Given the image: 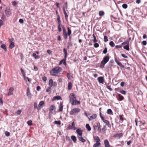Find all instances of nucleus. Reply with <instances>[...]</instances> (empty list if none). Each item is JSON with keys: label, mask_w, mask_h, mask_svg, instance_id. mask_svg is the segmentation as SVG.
Segmentation results:
<instances>
[{"label": "nucleus", "mask_w": 147, "mask_h": 147, "mask_svg": "<svg viewBox=\"0 0 147 147\" xmlns=\"http://www.w3.org/2000/svg\"><path fill=\"white\" fill-rule=\"evenodd\" d=\"M62 71V68L59 67H57L53 68L50 71V74L51 76H57L60 74Z\"/></svg>", "instance_id": "nucleus-1"}, {"label": "nucleus", "mask_w": 147, "mask_h": 147, "mask_svg": "<svg viewBox=\"0 0 147 147\" xmlns=\"http://www.w3.org/2000/svg\"><path fill=\"white\" fill-rule=\"evenodd\" d=\"M109 56H107L105 57L100 63V67L103 69L105 65L109 61Z\"/></svg>", "instance_id": "nucleus-2"}, {"label": "nucleus", "mask_w": 147, "mask_h": 147, "mask_svg": "<svg viewBox=\"0 0 147 147\" xmlns=\"http://www.w3.org/2000/svg\"><path fill=\"white\" fill-rule=\"evenodd\" d=\"M80 109L79 108H75L71 110L70 112V114L71 115H74L76 113L80 112Z\"/></svg>", "instance_id": "nucleus-3"}, {"label": "nucleus", "mask_w": 147, "mask_h": 147, "mask_svg": "<svg viewBox=\"0 0 147 147\" xmlns=\"http://www.w3.org/2000/svg\"><path fill=\"white\" fill-rule=\"evenodd\" d=\"M69 98H70V102L71 104L74 102H75L76 99V97L73 93H71L70 94Z\"/></svg>", "instance_id": "nucleus-4"}, {"label": "nucleus", "mask_w": 147, "mask_h": 147, "mask_svg": "<svg viewBox=\"0 0 147 147\" xmlns=\"http://www.w3.org/2000/svg\"><path fill=\"white\" fill-rule=\"evenodd\" d=\"M5 12L6 15L7 17L9 16L11 14L10 9L9 8H7L6 9L5 11Z\"/></svg>", "instance_id": "nucleus-5"}, {"label": "nucleus", "mask_w": 147, "mask_h": 147, "mask_svg": "<svg viewBox=\"0 0 147 147\" xmlns=\"http://www.w3.org/2000/svg\"><path fill=\"white\" fill-rule=\"evenodd\" d=\"M49 83L50 87H52L53 86H57V83L55 82H53V80L52 79H50L49 80Z\"/></svg>", "instance_id": "nucleus-6"}, {"label": "nucleus", "mask_w": 147, "mask_h": 147, "mask_svg": "<svg viewBox=\"0 0 147 147\" xmlns=\"http://www.w3.org/2000/svg\"><path fill=\"white\" fill-rule=\"evenodd\" d=\"M61 26L63 30V35L64 38L65 39H67V34L66 33L65 29L64 26Z\"/></svg>", "instance_id": "nucleus-7"}, {"label": "nucleus", "mask_w": 147, "mask_h": 147, "mask_svg": "<svg viewBox=\"0 0 147 147\" xmlns=\"http://www.w3.org/2000/svg\"><path fill=\"white\" fill-rule=\"evenodd\" d=\"M100 118L102 120L103 122H104L105 123H106V125H109V122L108 121L105 119L103 116H101Z\"/></svg>", "instance_id": "nucleus-8"}, {"label": "nucleus", "mask_w": 147, "mask_h": 147, "mask_svg": "<svg viewBox=\"0 0 147 147\" xmlns=\"http://www.w3.org/2000/svg\"><path fill=\"white\" fill-rule=\"evenodd\" d=\"M104 144L105 147H111L109 144V142L107 140H106L104 141Z\"/></svg>", "instance_id": "nucleus-9"}, {"label": "nucleus", "mask_w": 147, "mask_h": 147, "mask_svg": "<svg viewBox=\"0 0 147 147\" xmlns=\"http://www.w3.org/2000/svg\"><path fill=\"white\" fill-rule=\"evenodd\" d=\"M98 80L99 83L103 84L104 83V78L102 77H98Z\"/></svg>", "instance_id": "nucleus-10"}, {"label": "nucleus", "mask_w": 147, "mask_h": 147, "mask_svg": "<svg viewBox=\"0 0 147 147\" xmlns=\"http://www.w3.org/2000/svg\"><path fill=\"white\" fill-rule=\"evenodd\" d=\"M27 95L28 98H31V94L30 92L29 88L27 89Z\"/></svg>", "instance_id": "nucleus-11"}, {"label": "nucleus", "mask_w": 147, "mask_h": 147, "mask_svg": "<svg viewBox=\"0 0 147 147\" xmlns=\"http://www.w3.org/2000/svg\"><path fill=\"white\" fill-rule=\"evenodd\" d=\"M93 139L94 140L96 141V142L100 143V139L98 136H94Z\"/></svg>", "instance_id": "nucleus-12"}, {"label": "nucleus", "mask_w": 147, "mask_h": 147, "mask_svg": "<svg viewBox=\"0 0 147 147\" xmlns=\"http://www.w3.org/2000/svg\"><path fill=\"white\" fill-rule=\"evenodd\" d=\"M68 128L69 129H74V130H75L76 129V128L75 127V123L74 122H73L72 123V125H69L68 126Z\"/></svg>", "instance_id": "nucleus-13"}, {"label": "nucleus", "mask_w": 147, "mask_h": 147, "mask_svg": "<svg viewBox=\"0 0 147 147\" xmlns=\"http://www.w3.org/2000/svg\"><path fill=\"white\" fill-rule=\"evenodd\" d=\"M14 90V88L13 87H10L9 89V92L8 95L10 96L13 94V92Z\"/></svg>", "instance_id": "nucleus-14"}, {"label": "nucleus", "mask_w": 147, "mask_h": 147, "mask_svg": "<svg viewBox=\"0 0 147 147\" xmlns=\"http://www.w3.org/2000/svg\"><path fill=\"white\" fill-rule=\"evenodd\" d=\"M76 132H77L78 134L79 135V136H82V130L79 129H77L76 130Z\"/></svg>", "instance_id": "nucleus-15"}, {"label": "nucleus", "mask_w": 147, "mask_h": 147, "mask_svg": "<svg viewBox=\"0 0 147 147\" xmlns=\"http://www.w3.org/2000/svg\"><path fill=\"white\" fill-rule=\"evenodd\" d=\"M96 114L92 115L91 116L88 118L89 121H91L92 119H95L96 117Z\"/></svg>", "instance_id": "nucleus-16"}, {"label": "nucleus", "mask_w": 147, "mask_h": 147, "mask_svg": "<svg viewBox=\"0 0 147 147\" xmlns=\"http://www.w3.org/2000/svg\"><path fill=\"white\" fill-rule=\"evenodd\" d=\"M78 138L79 140L83 143H84L86 141V140L83 138L82 136H78Z\"/></svg>", "instance_id": "nucleus-17"}, {"label": "nucleus", "mask_w": 147, "mask_h": 147, "mask_svg": "<svg viewBox=\"0 0 147 147\" xmlns=\"http://www.w3.org/2000/svg\"><path fill=\"white\" fill-rule=\"evenodd\" d=\"M63 106L62 105V103L61 102L60 104L59 105V111H61L63 110Z\"/></svg>", "instance_id": "nucleus-18"}, {"label": "nucleus", "mask_w": 147, "mask_h": 147, "mask_svg": "<svg viewBox=\"0 0 147 147\" xmlns=\"http://www.w3.org/2000/svg\"><path fill=\"white\" fill-rule=\"evenodd\" d=\"M61 99V97L60 96H57L54 97L52 99V101H53L56 100H60Z\"/></svg>", "instance_id": "nucleus-19"}, {"label": "nucleus", "mask_w": 147, "mask_h": 147, "mask_svg": "<svg viewBox=\"0 0 147 147\" xmlns=\"http://www.w3.org/2000/svg\"><path fill=\"white\" fill-rule=\"evenodd\" d=\"M80 101L76 100L75 102H73L71 104L72 105H80Z\"/></svg>", "instance_id": "nucleus-20"}, {"label": "nucleus", "mask_w": 147, "mask_h": 147, "mask_svg": "<svg viewBox=\"0 0 147 147\" xmlns=\"http://www.w3.org/2000/svg\"><path fill=\"white\" fill-rule=\"evenodd\" d=\"M115 62L117 63L118 65L120 66H122V64L117 60V59L116 58L115 59Z\"/></svg>", "instance_id": "nucleus-21"}, {"label": "nucleus", "mask_w": 147, "mask_h": 147, "mask_svg": "<svg viewBox=\"0 0 147 147\" xmlns=\"http://www.w3.org/2000/svg\"><path fill=\"white\" fill-rule=\"evenodd\" d=\"M1 47L3 49L5 52H7V49L6 46L5 44H2L1 45Z\"/></svg>", "instance_id": "nucleus-22"}, {"label": "nucleus", "mask_w": 147, "mask_h": 147, "mask_svg": "<svg viewBox=\"0 0 147 147\" xmlns=\"http://www.w3.org/2000/svg\"><path fill=\"white\" fill-rule=\"evenodd\" d=\"M55 109V107L54 105H51V106L49 109L50 112H51L52 111Z\"/></svg>", "instance_id": "nucleus-23"}, {"label": "nucleus", "mask_w": 147, "mask_h": 147, "mask_svg": "<svg viewBox=\"0 0 147 147\" xmlns=\"http://www.w3.org/2000/svg\"><path fill=\"white\" fill-rule=\"evenodd\" d=\"M71 138L74 142H76L77 140V139L75 136H71Z\"/></svg>", "instance_id": "nucleus-24"}, {"label": "nucleus", "mask_w": 147, "mask_h": 147, "mask_svg": "<svg viewBox=\"0 0 147 147\" xmlns=\"http://www.w3.org/2000/svg\"><path fill=\"white\" fill-rule=\"evenodd\" d=\"M67 78L69 80H70L71 79V78H73L72 76L71 75V74L70 73H67Z\"/></svg>", "instance_id": "nucleus-25"}, {"label": "nucleus", "mask_w": 147, "mask_h": 147, "mask_svg": "<svg viewBox=\"0 0 147 147\" xmlns=\"http://www.w3.org/2000/svg\"><path fill=\"white\" fill-rule=\"evenodd\" d=\"M100 143H97L94 144L93 146V147H98L100 145Z\"/></svg>", "instance_id": "nucleus-26"}, {"label": "nucleus", "mask_w": 147, "mask_h": 147, "mask_svg": "<svg viewBox=\"0 0 147 147\" xmlns=\"http://www.w3.org/2000/svg\"><path fill=\"white\" fill-rule=\"evenodd\" d=\"M72 85L71 82H69L68 84V90H70L72 88Z\"/></svg>", "instance_id": "nucleus-27"}, {"label": "nucleus", "mask_w": 147, "mask_h": 147, "mask_svg": "<svg viewBox=\"0 0 147 147\" xmlns=\"http://www.w3.org/2000/svg\"><path fill=\"white\" fill-rule=\"evenodd\" d=\"M57 20L58 24H61V22L60 20V17L59 15V14H58L57 15Z\"/></svg>", "instance_id": "nucleus-28"}, {"label": "nucleus", "mask_w": 147, "mask_h": 147, "mask_svg": "<svg viewBox=\"0 0 147 147\" xmlns=\"http://www.w3.org/2000/svg\"><path fill=\"white\" fill-rule=\"evenodd\" d=\"M15 46L14 43L13 42H11L10 43L9 46V47L10 49H12Z\"/></svg>", "instance_id": "nucleus-29"}, {"label": "nucleus", "mask_w": 147, "mask_h": 147, "mask_svg": "<svg viewBox=\"0 0 147 147\" xmlns=\"http://www.w3.org/2000/svg\"><path fill=\"white\" fill-rule=\"evenodd\" d=\"M123 48L127 51H129V44H127V45L124 46L123 47Z\"/></svg>", "instance_id": "nucleus-30"}, {"label": "nucleus", "mask_w": 147, "mask_h": 147, "mask_svg": "<svg viewBox=\"0 0 147 147\" xmlns=\"http://www.w3.org/2000/svg\"><path fill=\"white\" fill-rule=\"evenodd\" d=\"M118 96L119 98V100L120 101H121L124 99L123 97L120 94H118Z\"/></svg>", "instance_id": "nucleus-31"}, {"label": "nucleus", "mask_w": 147, "mask_h": 147, "mask_svg": "<svg viewBox=\"0 0 147 147\" xmlns=\"http://www.w3.org/2000/svg\"><path fill=\"white\" fill-rule=\"evenodd\" d=\"M63 52L65 54V59H66L67 57V50L65 49H64L63 50Z\"/></svg>", "instance_id": "nucleus-32"}, {"label": "nucleus", "mask_w": 147, "mask_h": 147, "mask_svg": "<svg viewBox=\"0 0 147 147\" xmlns=\"http://www.w3.org/2000/svg\"><path fill=\"white\" fill-rule=\"evenodd\" d=\"M86 129L88 130V131H90L91 130V128L89 124H86Z\"/></svg>", "instance_id": "nucleus-33"}, {"label": "nucleus", "mask_w": 147, "mask_h": 147, "mask_svg": "<svg viewBox=\"0 0 147 147\" xmlns=\"http://www.w3.org/2000/svg\"><path fill=\"white\" fill-rule=\"evenodd\" d=\"M97 127H98V130L99 131H100L101 129L100 128V123H97Z\"/></svg>", "instance_id": "nucleus-34"}, {"label": "nucleus", "mask_w": 147, "mask_h": 147, "mask_svg": "<svg viewBox=\"0 0 147 147\" xmlns=\"http://www.w3.org/2000/svg\"><path fill=\"white\" fill-rule=\"evenodd\" d=\"M21 71L22 72V73L24 77V79H25L26 76H25V72L24 71V70L22 69L21 68Z\"/></svg>", "instance_id": "nucleus-35"}, {"label": "nucleus", "mask_w": 147, "mask_h": 147, "mask_svg": "<svg viewBox=\"0 0 147 147\" xmlns=\"http://www.w3.org/2000/svg\"><path fill=\"white\" fill-rule=\"evenodd\" d=\"M32 56L33 57H34L36 59H38L40 58V57L38 55H36V54L35 53H33L32 54Z\"/></svg>", "instance_id": "nucleus-36"}, {"label": "nucleus", "mask_w": 147, "mask_h": 147, "mask_svg": "<svg viewBox=\"0 0 147 147\" xmlns=\"http://www.w3.org/2000/svg\"><path fill=\"white\" fill-rule=\"evenodd\" d=\"M109 45L112 47H114L115 46V44L113 41H110L109 42Z\"/></svg>", "instance_id": "nucleus-37"}, {"label": "nucleus", "mask_w": 147, "mask_h": 147, "mask_svg": "<svg viewBox=\"0 0 147 147\" xmlns=\"http://www.w3.org/2000/svg\"><path fill=\"white\" fill-rule=\"evenodd\" d=\"M107 113L110 115H112L113 113V112L111 109H109L107 110Z\"/></svg>", "instance_id": "nucleus-38"}, {"label": "nucleus", "mask_w": 147, "mask_h": 147, "mask_svg": "<svg viewBox=\"0 0 147 147\" xmlns=\"http://www.w3.org/2000/svg\"><path fill=\"white\" fill-rule=\"evenodd\" d=\"M99 13L100 16H103L105 14L104 12L102 11H99Z\"/></svg>", "instance_id": "nucleus-39"}, {"label": "nucleus", "mask_w": 147, "mask_h": 147, "mask_svg": "<svg viewBox=\"0 0 147 147\" xmlns=\"http://www.w3.org/2000/svg\"><path fill=\"white\" fill-rule=\"evenodd\" d=\"M114 61L113 60H110L109 62V66L111 67L113 66V63Z\"/></svg>", "instance_id": "nucleus-40"}, {"label": "nucleus", "mask_w": 147, "mask_h": 147, "mask_svg": "<svg viewBox=\"0 0 147 147\" xmlns=\"http://www.w3.org/2000/svg\"><path fill=\"white\" fill-rule=\"evenodd\" d=\"M92 36L94 38V39L93 40V42H96L97 41V40H96V36H95L94 34L92 35Z\"/></svg>", "instance_id": "nucleus-41"}, {"label": "nucleus", "mask_w": 147, "mask_h": 147, "mask_svg": "<svg viewBox=\"0 0 147 147\" xmlns=\"http://www.w3.org/2000/svg\"><path fill=\"white\" fill-rule=\"evenodd\" d=\"M104 41L107 42L108 41V37L107 36H105L104 37Z\"/></svg>", "instance_id": "nucleus-42"}, {"label": "nucleus", "mask_w": 147, "mask_h": 147, "mask_svg": "<svg viewBox=\"0 0 147 147\" xmlns=\"http://www.w3.org/2000/svg\"><path fill=\"white\" fill-rule=\"evenodd\" d=\"M67 30H68V35L69 36L71 33V31L69 29V27L67 28Z\"/></svg>", "instance_id": "nucleus-43"}, {"label": "nucleus", "mask_w": 147, "mask_h": 147, "mask_svg": "<svg viewBox=\"0 0 147 147\" xmlns=\"http://www.w3.org/2000/svg\"><path fill=\"white\" fill-rule=\"evenodd\" d=\"M61 24H58V31L60 32L61 31Z\"/></svg>", "instance_id": "nucleus-44"}, {"label": "nucleus", "mask_w": 147, "mask_h": 147, "mask_svg": "<svg viewBox=\"0 0 147 147\" xmlns=\"http://www.w3.org/2000/svg\"><path fill=\"white\" fill-rule=\"evenodd\" d=\"M122 6L123 8L125 9L127 8V5L126 4H124L122 5Z\"/></svg>", "instance_id": "nucleus-45"}, {"label": "nucleus", "mask_w": 147, "mask_h": 147, "mask_svg": "<svg viewBox=\"0 0 147 147\" xmlns=\"http://www.w3.org/2000/svg\"><path fill=\"white\" fill-rule=\"evenodd\" d=\"M64 13L65 15V19H66V20H67V19L68 16L67 15L66 11L64 12Z\"/></svg>", "instance_id": "nucleus-46"}, {"label": "nucleus", "mask_w": 147, "mask_h": 147, "mask_svg": "<svg viewBox=\"0 0 147 147\" xmlns=\"http://www.w3.org/2000/svg\"><path fill=\"white\" fill-rule=\"evenodd\" d=\"M22 111L21 109L18 110L16 112V113L18 115H19L20 114V113L22 112Z\"/></svg>", "instance_id": "nucleus-47"}, {"label": "nucleus", "mask_w": 147, "mask_h": 147, "mask_svg": "<svg viewBox=\"0 0 147 147\" xmlns=\"http://www.w3.org/2000/svg\"><path fill=\"white\" fill-rule=\"evenodd\" d=\"M54 123L55 124H57L59 125L61 124V122L59 121H55Z\"/></svg>", "instance_id": "nucleus-48"}, {"label": "nucleus", "mask_w": 147, "mask_h": 147, "mask_svg": "<svg viewBox=\"0 0 147 147\" xmlns=\"http://www.w3.org/2000/svg\"><path fill=\"white\" fill-rule=\"evenodd\" d=\"M32 121L31 120H29L28 121L27 124L29 125H32Z\"/></svg>", "instance_id": "nucleus-49"}, {"label": "nucleus", "mask_w": 147, "mask_h": 147, "mask_svg": "<svg viewBox=\"0 0 147 147\" xmlns=\"http://www.w3.org/2000/svg\"><path fill=\"white\" fill-rule=\"evenodd\" d=\"M106 88L110 91L112 90V89L111 88L110 86H107Z\"/></svg>", "instance_id": "nucleus-50"}, {"label": "nucleus", "mask_w": 147, "mask_h": 147, "mask_svg": "<svg viewBox=\"0 0 147 147\" xmlns=\"http://www.w3.org/2000/svg\"><path fill=\"white\" fill-rule=\"evenodd\" d=\"M107 52V47H105L103 51V53L106 54Z\"/></svg>", "instance_id": "nucleus-51"}, {"label": "nucleus", "mask_w": 147, "mask_h": 147, "mask_svg": "<svg viewBox=\"0 0 147 147\" xmlns=\"http://www.w3.org/2000/svg\"><path fill=\"white\" fill-rule=\"evenodd\" d=\"M5 135L7 136H9L10 135V133L7 131H6L5 133Z\"/></svg>", "instance_id": "nucleus-52"}, {"label": "nucleus", "mask_w": 147, "mask_h": 147, "mask_svg": "<svg viewBox=\"0 0 147 147\" xmlns=\"http://www.w3.org/2000/svg\"><path fill=\"white\" fill-rule=\"evenodd\" d=\"M121 56L122 57H123L127 59L128 58L127 56L126 55H125L124 54H122L121 55Z\"/></svg>", "instance_id": "nucleus-53"}, {"label": "nucleus", "mask_w": 147, "mask_h": 147, "mask_svg": "<svg viewBox=\"0 0 147 147\" xmlns=\"http://www.w3.org/2000/svg\"><path fill=\"white\" fill-rule=\"evenodd\" d=\"M99 46V45L98 43H96L94 45V46L95 48L98 47Z\"/></svg>", "instance_id": "nucleus-54"}, {"label": "nucleus", "mask_w": 147, "mask_h": 147, "mask_svg": "<svg viewBox=\"0 0 147 147\" xmlns=\"http://www.w3.org/2000/svg\"><path fill=\"white\" fill-rule=\"evenodd\" d=\"M120 92L121 94H126V92L125 91L121 90L120 91Z\"/></svg>", "instance_id": "nucleus-55"}, {"label": "nucleus", "mask_w": 147, "mask_h": 147, "mask_svg": "<svg viewBox=\"0 0 147 147\" xmlns=\"http://www.w3.org/2000/svg\"><path fill=\"white\" fill-rule=\"evenodd\" d=\"M42 79L43 81H44L45 82H46V81L47 80V78L45 76H44V77H43L42 78Z\"/></svg>", "instance_id": "nucleus-56"}, {"label": "nucleus", "mask_w": 147, "mask_h": 147, "mask_svg": "<svg viewBox=\"0 0 147 147\" xmlns=\"http://www.w3.org/2000/svg\"><path fill=\"white\" fill-rule=\"evenodd\" d=\"M51 89V87L49 86L46 89V92H49L50 91Z\"/></svg>", "instance_id": "nucleus-57"}, {"label": "nucleus", "mask_w": 147, "mask_h": 147, "mask_svg": "<svg viewBox=\"0 0 147 147\" xmlns=\"http://www.w3.org/2000/svg\"><path fill=\"white\" fill-rule=\"evenodd\" d=\"M44 104V102L43 101H42L40 102L39 105V106H42Z\"/></svg>", "instance_id": "nucleus-58"}, {"label": "nucleus", "mask_w": 147, "mask_h": 147, "mask_svg": "<svg viewBox=\"0 0 147 147\" xmlns=\"http://www.w3.org/2000/svg\"><path fill=\"white\" fill-rule=\"evenodd\" d=\"M37 107V103L35 102L34 104V107L35 109H36Z\"/></svg>", "instance_id": "nucleus-59"}, {"label": "nucleus", "mask_w": 147, "mask_h": 147, "mask_svg": "<svg viewBox=\"0 0 147 147\" xmlns=\"http://www.w3.org/2000/svg\"><path fill=\"white\" fill-rule=\"evenodd\" d=\"M19 22L20 23H24V20L22 19H20L19 20Z\"/></svg>", "instance_id": "nucleus-60"}, {"label": "nucleus", "mask_w": 147, "mask_h": 147, "mask_svg": "<svg viewBox=\"0 0 147 147\" xmlns=\"http://www.w3.org/2000/svg\"><path fill=\"white\" fill-rule=\"evenodd\" d=\"M47 53H48L49 54H51L52 53V51L50 50H48L47 51Z\"/></svg>", "instance_id": "nucleus-61"}, {"label": "nucleus", "mask_w": 147, "mask_h": 147, "mask_svg": "<svg viewBox=\"0 0 147 147\" xmlns=\"http://www.w3.org/2000/svg\"><path fill=\"white\" fill-rule=\"evenodd\" d=\"M129 41H127L125 42H123L122 43V45H127V44H129Z\"/></svg>", "instance_id": "nucleus-62"}, {"label": "nucleus", "mask_w": 147, "mask_h": 147, "mask_svg": "<svg viewBox=\"0 0 147 147\" xmlns=\"http://www.w3.org/2000/svg\"><path fill=\"white\" fill-rule=\"evenodd\" d=\"M1 19L2 20H5V16L4 15H3L1 17Z\"/></svg>", "instance_id": "nucleus-63"}, {"label": "nucleus", "mask_w": 147, "mask_h": 147, "mask_svg": "<svg viewBox=\"0 0 147 147\" xmlns=\"http://www.w3.org/2000/svg\"><path fill=\"white\" fill-rule=\"evenodd\" d=\"M142 44L144 45H146V42L145 40H144L142 42Z\"/></svg>", "instance_id": "nucleus-64"}]
</instances>
